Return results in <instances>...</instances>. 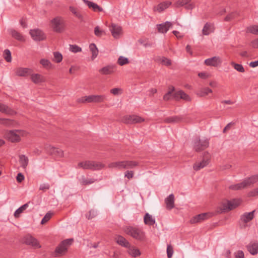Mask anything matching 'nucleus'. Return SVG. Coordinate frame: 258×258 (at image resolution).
<instances>
[{
    "mask_svg": "<svg viewBox=\"0 0 258 258\" xmlns=\"http://www.w3.org/2000/svg\"><path fill=\"white\" fill-rule=\"evenodd\" d=\"M123 231L126 234L138 240L142 241L145 238V232L137 227L125 226L123 227Z\"/></svg>",
    "mask_w": 258,
    "mask_h": 258,
    "instance_id": "nucleus-1",
    "label": "nucleus"
},
{
    "mask_svg": "<svg viewBox=\"0 0 258 258\" xmlns=\"http://www.w3.org/2000/svg\"><path fill=\"white\" fill-rule=\"evenodd\" d=\"M138 162L135 161H122L112 162L108 164V167L110 168H116L119 170L122 169H132L138 166Z\"/></svg>",
    "mask_w": 258,
    "mask_h": 258,
    "instance_id": "nucleus-2",
    "label": "nucleus"
},
{
    "mask_svg": "<svg viewBox=\"0 0 258 258\" xmlns=\"http://www.w3.org/2000/svg\"><path fill=\"white\" fill-rule=\"evenodd\" d=\"M26 134V132L24 131L15 130L7 132L6 137L10 142L16 143L21 140V137L25 136Z\"/></svg>",
    "mask_w": 258,
    "mask_h": 258,
    "instance_id": "nucleus-3",
    "label": "nucleus"
},
{
    "mask_svg": "<svg viewBox=\"0 0 258 258\" xmlns=\"http://www.w3.org/2000/svg\"><path fill=\"white\" fill-rule=\"evenodd\" d=\"M73 239H67L62 241L57 246L55 250V256H60L64 254L67 251L68 247L72 244Z\"/></svg>",
    "mask_w": 258,
    "mask_h": 258,
    "instance_id": "nucleus-4",
    "label": "nucleus"
},
{
    "mask_svg": "<svg viewBox=\"0 0 258 258\" xmlns=\"http://www.w3.org/2000/svg\"><path fill=\"white\" fill-rule=\"evenodd\" d=\"M209 142L208 139L201 140L199 138H196L193 141L194 149L198 152L204 150L209 147Z\"/></svg>",
    "mask_w": 258,
    "mask_h": 258,
    "instance_id": "nucleus-5",
    "label": "nucleus"
},
{
    "mask_svg": "<svg viewBox=\"0 0 258 258\" xmlns=\"http://www.w3.org/2000/svg\"><path fill=\"white\" fill-rule=\"evenodd\" d=\"M240 204V200L239 199H233L231 201H228L222 204L221 210L222 212H227L232 210L237 207Z\"/></svg>",
    "mask_w": 258,
    "mask_h": 258,
    "instance_id": "nucleus-6",
    "label": "nucleus"
},
{
    "mask_svg": "<svg viewBox=\"0 0 258 258\" xmlns=\"http://www.w3.org/2000/svg\"><path fill=\"white\" fill-rule=\"evenodd\" d=\"M144 121L145 119L143 118L136 115H126L121 118V121L125 124H135Z\"/></svg>",
    "mask_w": 258,
    "mask_h": 258,
    "instance_id": "nucleus-7",
    "label": "nucleus"
},
{
    "mask_svg": "<svg viewBox=\"0 0 258 258\" xmlns=\"http://www.w3.org/2000/svg\"><path fill=\"white\" fill-rule=\"evenodd\" d=\"M51 26L54 32L60 33L64 30L63 22L61 17H56L51 21Z\"/></svg>",
    "mask_w": 258,
    "mask_h": 258,
    "instance_id": "nucleus-8",
    "label": "nucleus"
},
{
    "mask_svg": "<svg viewBox=\"0 0 258 258\" xmlns=\"http://www.w3.org/2000/svg\"><path fill=\"white\" fill-rule=\"evenodd\" d=\"M45 149L46 152L50 155L57 158H62L64 157V152L60 149L50 145L46 146Z\"/></svg>",
    "mask_w": 258,
    "mask_h": 258,
    "instance_id": "nucleus-9",
    "label": "nucleus"
},
{
    "mask_svg": "<svg viewBox=\"0 0 258 258\" xmlns=\"http://www.w3.org/2000/svg\"><path fill=\"white\" fill-rule=\"evenodd\" d=\"M204 156H206L201 162H196L193 165V168L196 171H198L205 167L207 166L210 162L209 154L207 152L204 153Z\"/></svg>",
    "mask_w": 258,
    "mask_h": 258,
    "instance_id": "nucleus-10",
    "label": "nucleus"
},
{
    "mask_svg": "<svg viewBox=\"0 0 258 258\" xmlns=\"http://www.w3.org/2000/svg\"><path fill=\"white\" fill-rule=\"evenodd\" d=\"M23 242L27 245H31L35 248L41 247L37 240L30 235H27L23 238Z\"/></svg>",
    "mask_w": 258,
    "mask_h": 258,
    "instance_id": "nucleus-11",
    "label": "nucleus"
},
{
    "mask_svg": "<svg viewBox=\"0 0 258 258\" xmlns=\"http://www.w3.org/2000/svg\"><path fill=\"white\" fill-rule=\"evenodd\" d=\"M30 34L33 39L35 41H40L45 39L44 33L41 30L38 29L31 30L30 31Z\"/></svg>",
    "mask_w": 258,
    "mask_h": 258,
    "instance_id": "nucleus-12",
    "label": "nucleus"
},
{
    "mask_svg": "<svg viewBox=\"0 0 258 258\" xmlns=\"http://www.w3.org/2000/svg\"><path fill=\"white\" fill-rule=\"evenodd\" d=\"M205 64L207 66L217 67L222 63V60L219 56H213L205 60Z\"/></svg>",
    "mask_w": 258,
    "mask_h": 258,
    "instance_id": "nucleus-13",
    "label": "nucleus"
},
{
    "mask_svg": "<svg viewBox=\"0 0 258 258\" xmlns=\"http://www.w3.org/2000/svg\"><path fill=\"white\" fill-rule=\"evenodd\" d=\"M33 71L28 68H18L15 70V74L20 77H28L30 76Z\"/></svg>",
    "mask_w": 258,
    "mask_h": 258,
    "instance_id": "nucleus-14",
    "label": "nucleus"
},
{
    "mask_svg": "<svg viewBox=\"0 0 258 258\" xmlns=\"http://www.w3.org/2000/svg\"><path fill=\"white\" fill-rule=\"evenodd\" d=\"M173 98L176 100L183 99L186 101H191L190 96L182 90H179L173 94Z\"/></svg>",
    "mask_w": 258,
    "mask_h": 258,
    "instance_id": "nucleus-15",
    "label": "nucleus"
},
{
    "mask_svg": "<svg viewBox=\"0 0 258 258\" xmlns=\"http://www.w3.org/2000/svg\"><path fill=\"white\" fill-rule=\"evenodd\" d=\"M88 97L89 103H102L106 99V96L104 95H89Z\"/></svg>",
    "mask_w": 258,
    "mask_h": 258,
    "instance_id": "nucleus-16",
    "label": "nucleus"
},
{
    "mask_svg": "<svg viewBox=\"0 0 258 258\" xmlns=\"http://www.w3.org/2000/svg\"><path fill=\"white\" fill-rule=\"evenodd\" d=\"M112 35L115 38H119L122 32L121 27L115 24H112L110 28Z\"/></svg>",
    "mask_w": 258,
    "mask_h": 258,
    "instance_id": "nucleus-17",
    "label": "nucleus"
},
{
    "mask_svg": "<svg viewBox=\"0 0 258 258\" xmlns=\"http://www.w3.org/2000/svg\"><path fill=\"white\" fill-rule=\"evenodd\" d=\"M172 26V24L170 22L167 21L165 23L157 25L158 31L160 33H166L169 28Z\"/></svg>",
    "mask_w": 258,
    "mask_h": 258,
    "instance_id": "nucleus-18",
    "label": "nucleus"
},
{
    "mask_svg": "<svg viewBox=\"0 0 258 258\" xmlns=\"http://www.w3.org/2000/svg\"><path fill=\"white\" fill-rule=\"evenodd\" d=\"M214 30L215 27L214 24L207 22L202 29V34L203 35H209L214 32Z\"/></svg>",
    "mask_w": 258,
    "mask_h": 258,
    "instance_id": "nucleus-19",
    "label": "nucleus"
},
{
    "mask_svg": "<svg viewBox=\"0 0 258 258\" xmlns=\"http://www.w3.org/2000/svg\"><path fill=\"white\" fill-rule=\"evenodd\" d=\"M191 0H178L175 3L176 7H182L185 6V8L187 10H192L195 6L193 4H189Z\"/></svg>",
    "mask_w": 258,
    "mask_h": 258,
    "instance_id": "nucleus-20",
    "label": "nucleus"
},
{
    "mask_svg": "<svg viewBox=\"0 0 258 258\" xmlns=\"http://www.w3.org/2000/svg\"><path fill=\"white\" fill-rule=\"evenodd\" d=\"M116 66L114 65H108L99 70V72L104 75H110L114 72Z\"/></svg>",
    "mask_w": 258,
    "mask_h": 258,
    "instance_id": "nucleus-21",
    "label": "nucleus"
},
{
    "mask_svg": "<svg viewBox=\"0 0 258 258\" xmlns=\"http://www.w3.org/2000/svg\"><path fill=\"white\" fill-rule=\"evenodd\" d=\"M0 112L9 115H13L16 114V112L6 104L0 103Z\"/></svg>",
    "mask_w": 258,
    "mask_h": 258,
    "instance_id": "nucleus-22",
    "label": "nucleus"
},
{
    "mask_svg": "<svg viewBox=\"0 0 258 258\" xmlns=\"http://www.w3.org/2000/svg\"><path fill=\"white\" fill-rule=\"evenodd\" d=\"M31 81L35 84H39L46 81L45 78L39 74H33L30 75Z\"/></svg>",
    "mask_w": 258,
    "mask_h": 258,
    "instance_id": "nucleus-23",
    "label": "nucleus"
},
{
    "mask_svg": "<svg viewBox=\"0 0 258 258\" xmlns=\"http://www.w3.org/2000/svg\"><path fill=\"white\" fill-rule=\"evenodd\" d=\"M166 208L168 210H171L174 207V196L171 194L165 200Z\"/></svg>",
    "mask_w": 258,
    "mask_h": 258,
    "instance_id": "nucleus-24",
    "label": "nucleus"
},
{
    "mask_svg": "<svg viewBox=\"0 0 258 258\" xmlns=\"http://www.w3.org/2000/svg\"><path fill=\"white\" fill-rule=\"evenodd\" d=\"M246 188L258 181V174L252 175L243 180Z\"/></svg>",
    "mask_w": 258,
    "mask_h": 258,
    "instance_id": "nucleus-25",
    "label": "nucleus"
},
{
    "mask_svg": "<svg viewBox=\"0 0 258 258\" xmlns=\"http://www.w3.org/2000/svg\"><path fill=\"white\" fill-rule=\"evenodd\" d=\"M246 248L251 254H256L258 253V242L250 243L246 246Z\"/></svg>",
    "mask_w": 258,
    "mask_h": 258,
    "instance_id": "nucleus-26",
    "label": "nucleus"
},
{
    "mask_svg": "<svg viewBox=\"0 0 258 258\" xmlns=\"http://www.w3.org/2000/svg\"><path fill=\"white\" fill-rule=\"evenodd\" d=\"M208 218V214L207 213H202L199 214L195 217L192 218L190 222L191 223H196L201 222L202 221L205 220V219Z\"/></svg>",
    "mask_w": 258,
    "mask_h": 258,
    "instance_id": "nucleus-27",
    "label": "nucleus"
},
{
    "mask_svg": "<svg viewBox=\"0 0 258 258\" xmlns=\"http://www.w3.org/2000/svg\"><path fill=\"white\" fill-rule=\"evenodd\" d=\"M171 3L170 2H164L163 3H161L158 4L156 7H155L154 8V10L155 11H157L159 13H161L164 10L167 9L170 6Z\"/></svg>",
    "mask_w": 258,
    "mask_h": 258,
    "instance_id": "nucleus-28",
    "label": "nucleus"
},
{
    "mask_svg": "<svg viewBox=\"0 0 258 258\" xmlns=\"http://www.w3.org/2000/svg\"><path fill=\"white\" fill-rule=\"evenodd\" d=\"M255 210H253L251 212L245 213L241 216V220L244 223H246L251 221L254 217V213Z\"/></svg>",
    "mask_w": 258,
    "mask_h": 258,
    "instance_id": "nucleus-29",
    "label": "nucleus"
},
{
    "mask_svg": "<svg viewBox=\"0 0 258 258\" xmlns=\"http://www.w3.org/2000/svg\"><path fill=\"white\" fill-rule=\"evenodd\" d=\"M83 2L88 6V7L92 9V10L95 12H102L103 11V9L99 6L97 4L94 3L92 2L89 1L88 0H83Z\"/></svg>",
    "mask_w": 258,
    "mask_h": 258,
    "instance_id": "nucleus-30",
    "label": "nucleus"
},
{
    "mask_svg": "<svg viewBox=\"0 0 258 258\" xmlns=\"http://www.w3.org/2000/svg\"><path fill=\"white\" fill-rule=\"evenodd\" d=\"M115 239L117 243L122 246L127 248L130 246L129 242L122 236L118 235Z\"/></svg>",
    "mask_w": 258,
    "mask_h": 258,
    "instance_id": "nucleus-31",
    "label": "nucleus"
},
{
    "mask_svg": "<svg viewBox=\"0 0 258 258\" xmlns=\"http://www.w3.org/2000/svg\"><path fill=\"white\" fill-rule=\"evenodd\" d=\"M91 161L86 160L82 162H80L78 164V168H82L85 170H91Z\"/></svg>",
    "mask_w": 258,
    "mask_h": 258,
    "instance_id": "nucleus-32",
    "label": "nucleus"
},
{
    "mask_svg": "<svg viewBox=\"0 0 258 258\" xmlns=\"http://www.w3.org/2000/svg\"><path fill=\"white\" fill-rule=\"evenodd\" d=\"M144 222L146 225L152 226L155 223V220L151 215L147 213L144 217Z\"/></svg>",
    "mask_w": 258,
    "mask_h": 258,
    "instance_id": "nucleus-33",
    "label": "nucleus"
},
{
    "mask_svg": "<svg viewBox=\"0 0 258 258\" xmlns=\"http://www.w3.org/2000/svg\"><path fill=\"white\" fill-rule=\"evenodd\" d=\"M19 162L20 164H21V167L23 169H26L29 163L28 158L24 155H19Z\"/></svg>",
    "mask_w": 258,
    "mask_h": 258,
    "instance_id": "nucleus-34",
    "label": "nucleus"
},
{
    "mask_svg": "<svg viewBox=\"0 0 258 258\" xmlns=\"http://www.w3.org/2000/svg\"><path fill=\"white\" fill-rule=\"evenodd\" d=\"M105 164L100 162L91 161V170H99L105 167Z\"/></svg>",
    "mask_w": 258,
    "mask_h": 258,
    "instance_id": "nucleus-35",
    "label": "nucleus"
},
{
    "mask_svg": "<svg viewBox=\"0 0 258 258\" xmlns=\"http://www.w3.org/2000/svg\"><path fill=\"white\" fill-rule=\"evenodd\" d=\"M182 117L178 116H173L168 117L164 119V122L165 123H177L181 121Z\"/></svg>",
    "mask_w": 258,
    "mask_h": 258,
    "instance_id": "nucleus-36",
    "label": "nucleus"
},
{
    "mask_svg": "<svg viewBox=\"0 0 258 258\" xmlns=\"http://www.w3.org/2000/svg\"><path fill=\"white\" fill-rule=\"evenodd\" d=\"M128 248L127 252L128 254L133 257H137L141 255V252L139 249L135 248L134 246H129Z\"/></svg>",
    "mask_w": 258,
    "mask_h": 258,
    "instance_id": "nucleus-37",
    "label": "nucleus"
},
{
    "mask_svg": "<svg viewBox=\"0 0 258 258\" xmlns=\"http://www.w3.org/2000/svg\"><path fill=\"white\" fill-rule=\"evenodd\" d=\"M10 33L15 39L21 41H25V38L22 35L16 30L14 29L11 30Z\"/></svg>",
    "mask_w": 258,
    "mask_h": 258,
    "instance_id": "nucleus-38",
    "label": "nucleus"
},
{
    "mask_svg": "<svg viewBox=\"0 0 258 258\" xmlns=\"http://www.w3.org/2000/svg\"><path fill=\"white\" fill-rule=\"evenodd\" d=\"M89 48L92 53V59L93 60L97 57L98 54V49L94 43H91L89 45Z\"/></svg>",
    "mask_w": 258,
    "mask_h": 258,
    "instance_id": "nucleus-39",
    "label": "nucleus"
},
{
    "mask_svg": "<svg viewBox=\"0 0 258 258\" xmlns=\"http://www.w3.org/2000/svg\"><path fill=\"white\" fill-rule=\"evenodd\" d=\"M245 188L246 187L243 180L240 183L232 184L229 186V188L233 190H241Z\"/></svg>",
    "mask_w": 258,
    "mask_h": 258,
    "instance_id": "nucleus-40",
    "label": "nucleus"
},
{
    "mask_svg": "<svg viewBox=\"0 0 258 258\" xmlns=\"http://www.w3.org/2000/svg\"><path fill=\"white\" fill-rule=\"evenodd\" d=\"M29 203L30 202H28L23 205V206H22L21 207H20V208L16 210V211L14 213V216L15 218L19 217L20 214L28 207Z\"/></svg>",
    "mask_w": 258,
    "mask_h": 258,
    "instance_id": "nucleus-41",
    "label": "nucleus"
},
{
    "mask_svg": "<svg viewBox=\"0 0 258 258\" xmlns=\"http://www.w3.org/2000/svg\"><path fill=\"white\" fill-rule=\"evenodd\" d=\"M231 65L237 71L240 73H244L245 70L241 64L236 63L233 61L231 62Z\"/></svg>",
    "mask_w": 258,
    "mask_h": 258,
    "instance_id": "nucleus-42",
    "label": "nucleus"
},
{
    "mask_svg": "<svg viewBox=\"0 0 258 258\" xmlns=\"http://www.w3.org/2000/svg\"><path fill=\"white\" fill-rule=\"evenodd\" d=\"M70 10L76 17L81 20H83V16L82 14L76 8L73 7H70Z\"/></svg>",
    "mask_w": 258,
    "mask_h": 258,
    "instance_id": "nucleus-43",
    "label": "nucleus"
},
{
    "mask_svg": "<svg viewBox=\"0 0 258 258\" xmlns=\"http://www.w3.org/2000/svg\"><path fill=\"white\" fill-rule=\"evenodd\" d=\"M96 180L94 178L87 179L83 176L80 182L82 185H86L94 183Z\"/></svg>",
    "mask_w": 258,
    "mask_h": 258,
    "instance_id": "nucleus-44",
    "label": "nucleus"
},
{
    "mask_svg": "<svg viewBox=\"0 0 258 258\" xmlns=\"http://www.w3.org/2000/svg\"><path fill=\"white\" fill-rule=\"evenodd\" d=\"M212 89L209 88H205L202 89L200 91V92L198 93V95L200 96L203 97L207 95L209 93H212Z\"/></svg>",
    "mask_w": 258,
    "mask_h": 258,
    "instance_id": "nucleus-45",
    "label": "nucleus"
},
{
    "mask_svg": "<svg viewBox=\"0 0 258 258\" xmlns=\"http://www.w3.org/2000/svg\"><path fill=\"white\" fill-rule=\"evenodd\" d=\"M40 63L43 66V67L46 69H50L52 67L51 63L48 59L44 58L41 59L40 61Z\"/></svg>",
    "mask_w": 258,
    "mask_h": 258,
    "instance_id": "nucleus-46",
    "label": "nucleus"
},
{
    "mask_svg": "<svg viewBox=\"0 0 258 258\" xmlns=\"http://www.w3.org/2000/svg\"><path fill=\"white\" fill-rule=\"evenodd\" d=\"M4 56L6 60L8 62H10L12 61V57H11V53L10 50L9 49H5L4 52Z\"/></svg>",
    "mask_w": 258,
    "mask_h": 258,
    "instance_id": "nucleus-47",
    "label": "nucleus"
},
{
    "mask_svg": "<svg viewBox=\"0 0 258 258\" xmlns=\"http://www.w3.org/2000/svg\"><path fill=\"white\" fill-rule=\"evenodd\" d=\"M117 63L120 66H122L124 64H127L129 63V60L127 58L124 57L122 56H119L117 60Z\"/></svg>",
    "mask_w": 258,
    "mask_h": 258,
    "instance_id": "nucleus-48",
    "label": "nucleus"
},
{
    "mask_svg": "<svg viewBox=\"0 0 258 258\" xmlns=\"http://www.w3.org/2000/svg\"><path fill=\"white\" fill-rule=\"evenodd\" d=\"M13 123V121L11 119L4 118H0V123L6 126H10Z\"/></svg>",
    "mask_w": 258,
    "mask_h": 258,
    "instance_id": "nucleus-49",
    "label": "nucleus"
},
{
    "mask_svg": "<svg viewBox=\"0 0 258 258\" xmlns=\"http://www.w3.org/2000/svg\"><path fill=\"white\" fill-rule=\"evenodd\" d=\"M247 30L249 32L258 35V25H253L247 28Z\"/></svg>",
    "mask_w": 258,
    "mask_h": 258,
    "instance_id": "nucleus-50",
    "label": "nucleus"
},
{
    "mask_svg": "<svg viewBox=\"0 0 258 258\" xmlns=\"http://www.w3.org/2000/svg\"><path fill=\"white\" fill-rule=\"evenodd\" d=\"M53 55H54V61L56 63H59L62 61V56L60 52H54L53 53Z\"/></svg>",
    "mask_w": 258,
    "mask_h": 258,
    "instance_id": "nucleus-51",
    "label": "nucleus"
},
{
    "mask_svg": "<svg viewBox=\"0 0 258 258\" xmlns=\"http://www.w3.org/2000/svg\"><path fill=\"white\" fill-rule=\"evenodd\" d=\"M70 50L74 53H77L81 52L82 51V48L77 45H70Z\"/></svg>",
    "mask_w": 258,
    "mask_h": 258,
    "instance_id": "nucleus-52",
    "label": "nucleus"
},
{
    "mask_svg": "<svg viewBox=\"0 0 258 258\" xmlns=\"http://www.w3.org/2000/svg\"><path fill=\"white\" fill-rule=\"evenodd\" d=\"M52 216V214L50 212H48L46 213V214L44 216V217L43 218V219L41 220V224H44L47 222H48L50 219L51 218Z\"/></svg>",
    "mask_w": 258,
    "mask_h": 258,
    "instance_id": "nucleus-53",
    "label": "nucleus"
},
{
    "mask_svg": "<svg viewBox=\"0 0 258 258\" xmlns=\"http://www.w3.org/2000/svg\"><path fill=\"white\" fill-rule=\"evenodd\" d=\"M173 254V248L170 244H169L167 245V257L168 258H171Z\"/></svg>",
    "mask_w": 258,
    "mask_h": 258,
    "instance_id": "nucleus-54",
    "label": "nucleus"
},
{
    "mask_svg": "<svg viewBox=\"0 0 258 258\" xmlns=\"http://www.w3.org/2000/svg\"><path fill=\"white\" fill-rule=\"evenodd\" d=\"M94 33L95 35L97 37H100L104 33V32L103 30H100L99 26H96L94 29Z\"/></svg>",
    "mask_w": 258,
    "mask_h": 258,
    "instance_id": "nucleus-55",
    "label": "nucleus"
},
{
    "mask_svg": "<svg viewBox=\"0 0 258 258\" xmlns=\"http://www.w3.org/2000/svg\"><path fill=\"white\" fill-rule=\"evenodd\" d=\"M258 196V187L253 189L248 193L249 197H256Z\"/></svg>",
    "mask_w": 258,
    "mask_h": 258,
    "instance_id": "nucleus-56",
    "label": "nucleus"
},
{
    "mask_svg": "<svg viewBox=\"0 0 258 258\" xmlns=\"http://www.w3.org/2000/svg\"><path fill=\"white\" fill-rule=\"evenodd\" d=\"M88 98H89L88 96H85L84 97H82L77 99V102L78 103H89Z\"/></svg>",
    "mask_w": 258,
    "mask_h": 258,
    "instance_id": "nucleus-57",
    "label": "nucleus"
},
{
    "mask_svg": "<svg viewBox=\"0 0 258 258\" xmlns=\"http://www.w3.org/2000/svg\"><path fill=\"white\" fill-rule=\"evenodd\" d=\"M236 14V12H232L230 14L227 15L225 18H224V20L225 21H229L233 19L235 17V15Z\"/></svg>",
    "mask_w": 258,
    "mask_h": 258,
    "instance_id": "nucleus-58",
    "label": "nucleus"
},
{
    "mask_svg": "<svg viewBox=\"0 0 258 258\" xmlns=\"http://www.w3.org/2000/svg\"><path fill=\"white\" fill-rule=\"evenodd\" d=\"M173 97V94H171V92H167L163 96V100L165 101H168Z\"/></svg>",
    "mask_w": 258,
    "mask_h": 258,
    "instance_id": "nucleus-59",
    "label": "nucleus"
},
{
    "mask_svg": "<svg viewBox=\"0 0 258 258\" xmlns=\"http://www.w3.org/2000/svg\"><path fill=\"white\" fill-rule=\"evenodd\" d=\"M161 62L163 64L166 66H169L171 64V60L166 57H163Z\"/></svg>",
    "mask_w": 258,
    "mask_h": 258,
    "instance_id": "nucleus-60",
    "label": "nucleus"
},
{
    "mask_svg": "<svg viewBox=\"0 0 258 258\" xmlns=\"http://www.w3.org/2000/svg\"><path fill=\"white\" fill-rule=\"evenodd\" d=\"M250 45L251 47L253 48H258V38L253 40L250 42Z\"/></svg>",
    "mask_w": 258,
    "mask_h": 258,
    "instance_id": "nucleus-61",
    "label": "nucleus"
},
{
    "mask_svg": "<svg viewBox=\"0 0 258 258\" xmlns=\"http://www.w3.org/2000/svg\"><path fill=\"white\" fill-rule=\"evenodd\" d=\"M134 176V172L133 171H126L125 172L124 176L127 178L128 179H130L133 177Z\"/></svg>",
    "mask_w": 258,
    "mask_h": 258,
    "instance_id": "nucleus-62",
    "label": "nucleus"
},
{
    "mask_svg": "<svg viewBox=\"0 0 258 258\" xmlns=\"http://www.w3.org/2000/svg\"><path fill=\"white\" fill-rule=\"evenodd\" d=\"M235 258H244V252L242 250H238L235 255Z\"/></svg>",
    "mask_w": 258,
    "mask_h": 258,
    "instance_id": "nucleus-63",
    "label": "nucleus"
},
{
    "mask_svg": "<svg viewBox=\"0 0 258 258\" xmlns=\"http://www.w3.org/2000/svg\"><path fill=\"white\" fill-rule=\"evenodd\" d=\"M16 179L18 182H22L24 179V175L21 173H19L17 175Z\"/></svg>",
    "mask_w": 258,
    "mask_h": 258,
    "instance_id": "nucleus-64",
    "label": "nucleus"
}]
</instances>
